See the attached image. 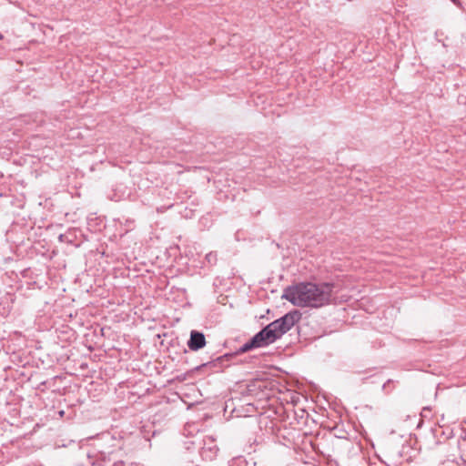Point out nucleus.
<instances>
[{
  "label": "nucleus",
  "instance_id": "1",
  "mask_svg": "<svg viewBox=\"0 0 466 466\" xmlns=\"http://www.w3.org/2000/svg\"><path fill=\"white\" fill-rule=\"evenodd\" d=\"M334 284L299 282L287 287L281 296L297 307L321 308L331 302Z\"/></svg>",
  "mask_w": 466,
  "mask_h": 466
},
{
  "label": "nucleus",
  "instance_id": "2",
  "mask_svg": "<svg viewBox=\"0 0 466 466\" xmlns=\"http://www.w3.org/2000/svg\"><path fill=\"white\" fill-rule=\"evenodd\" d=\"M301 319V313L295 309L288 312L283 317L269 323L271 331L279 339L282 335L291 329V328L299 321Z\"/></svg>",
  "mask_w": 466,
  "mask_h": 466
},
{
  "label": "nucleus",
  "instance_id": "3",
  "mask_svg": "<svg viewBox=\"0 0 466 466\" xmlns=\"http://www.w3.org/2000/svg\"><path fill=\"white\" fill-rule=\"evenodd\" d=\"M206 345V338L204 334L198 330H192L190 332V338L187 341V347L193 350L197 351Z\"/></svg>",
  "mask_w": 466,
  "mask_h": 466
},
{
  "label": "nucleus",
  "instance_id": "4",
  "mask_svg": "<svg viewBox=\"0 0 466 466\" xmlns=\"http://www.w3.org/2000/svg\"><path fill=\"white\" fill-rule=\"evenodd\" d=\"M88 458L90 459V463L92 465L104 466L106 461H109V459H106V456L104 452H98L97 454L90 455L88 454Z\"/></svg>",
  "mask_w": 466,
  "mask_h": 466
},
{
  "label": "nucleus",
  "instance_id": "5",
  "mask_svg": "<svg viewBox=\"0 0 466 466\" xmlns=\"http://www.w3.org/2000/svg\"><path fill=\"white\" fill-rule=\"evenodd\" d=\"M260 332L264 336V338L268 345L275 342L278 339L277 336L274 334V332L271 331V328L269 327V325H267L265 328H263L260 330Z\"/></svg>",
  "mask_w": 466,
  "mask_h": 466
},
{
  "label": "nucleus",
  "instance_id": "6",
  "mask_svg": "<svg viewBox=\"0 0 466 466\" xmlns=\"http://www.w3.org/2000/svg\"><path fill=\"white\" fill-rule=\"evenodd\" d=\"M251 339H252V343H255L257 348H261V347H265V346L268 345L260 331H258L257 334H255Z\"/></svg>",
  "mask_w": 466,
  "mask_h": 466
},
{
  "label": "nucleus",
  "instance_id": "7",
  "mask_svg": "<svg viewBox=\"0 0 466 466\" xmlns=\"http://www.w3.org/2000/svg\"><path fill=\"white\" fill-rule=\"evenodd\" d=\"M257 349L255 343H252V339H250L248 342L243 344L238 350L237 354L245 353L247 351H249L251 350Z\"/></svg>",
  "mask_w": 466,
  "mask_h": 466
},
{
  "label": "nucleus",
  "instance_id": "8",
  "mask_svg": "<svg viewBox=\"0 0 466 466\" xmlns=\"http://www.w3.org/2000/svg\"><path fill=\"white\" fill-rule=\"evenodd\" d=\"M206 259L208 261V262H212L213 260H216V255L213 254V253H209L206 256Z\"/></svg>",
  "mask_w": 466,
  "mask_h": 466
},
{
  "label": "nucleus",
  "instance_id": "9",
  "mask_svg": "<svg viewBox=\"0 0 466 466\" xmlns=\"http://www.w3.org/2000/svg\"><path fill=\"white\" fill-rule=\"evenodd\" d=\"M112 466H125L122 461H116Z\"/></svg>",
  "mask_w": 466,
  "mask_h": 466
},
{
  "label": "nucleus",
  "instance_id": "10",
  "mask_svg": "<svg viewBox=\"0 0 466 466\" xmlns=\"http://www.w3.org/2000/svg\"><path fill=\"white\" fill-rule=\"evenodd\" d=\"M208 449L210 451H213V449H215V450H216V451H215V452L218 451V449H217V447H216V446H214L213 448H212V447H208Z\"/></svg>",
  "mask_w": 466,
  "mask_h": 466
},
{
  "label": "nucleus",
  "instance_id": "11",
  "mask_svg": "<svg viewBox=\"0 0 466 466\" xmlns=\"http://www.w3.org/2000/svg\"><path fill=\"white\" fill-rule=\"evenodd\" d=\"M63 237H64V235H60V236H59V239H60L61 241L63 240Z\"/></svg>",
  "mask_w": 466,
  "mask_h": 466
}]
</instances>
